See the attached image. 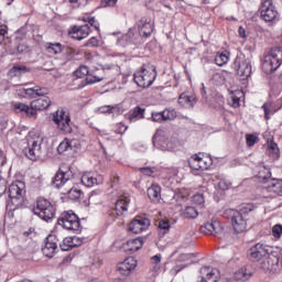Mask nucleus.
I'll list each match as a JSON object with an SVG mask.
<instances>
[{
    "label": "nucleus",
    "mask_w": 282,
    "mask_h": 282,
    "mask_svg": "<svg viewBox=\"0 0 282 282\" xmlns=\"http://www.w3.org/2000/svg\"><path fill=\"white\" fill-rule=\"evenodd\" d=\"M230 53L228 51H225L223 53H217L215 57V63L218 65V67H224L226 63L229 61Z\"/></svg>",
    "instance_id": "f704fd0d"
},
{
    "label": "nucleus",
    "mask_w": 282,
    "mask_h": 282,
    "mask_svg": "<svg viewBox=\"0 0 282 282\" xmlns=\"http://www.w3.org/2000/svg\"><path fill=\"white\" fill-rule=\"evenodd\" d=\"M152 120H153V122H159V123L164 122L163 111L152 112Z\"/></svg>",
    "instance_id": "864d4df0"
},
{
    "label": "nucleus",
    "mask_w": 282,
    "mask_h": 282,
    "mask_svg": "<svg viewBox=\"0 0 282 282\" xmlns=\"http://www.w3.org/2000/svg\"><path fill=\"white\" fill-rule=\"evenodd\" d=\"M219 188H221L223 191H228V188H230V186H232V184L230 182H226V181H220L218 183Z\"/></svg>",
    "instance_id": "338daca9"
},
{
    "label": "nucleus",
    "mask_w": 282,
    "mask_h": 282,
    "mask_svg": "<svg viewBox=\"0 0 282 282\" xmlns=\"http://www.w3.org/2000/svg\"><path fill=\"white\" fill-rule=\"evenodd\" d=\"M193 257H195L193 253H183L180 256V261H189L188 263L193 262Z\"/></svg>",
    "instance_id": "680f3d73"
},
{
    "label": "nucleus",
    "mask_w": 282,
    "mask_h": 282,
    "mask_svg": "<svg viewBox=\"0 0 282 282\" xmlns=\"http://www.w3.org/2000/svg\"><path fill=\"white\" fill-rule=\"evenodd\" d=\"M140 172L148 177H151L153 175V170L151 167H141Z\"/></svg>",
    "instance_id": "774afa93"
},
{
    "label": "nucleus",
    "mask_w": 282,
    "mask_h": 282,
    "mask_svg": "<svg viewBox=\"0 0 282 282\" xmlns=\"http://www.w3.org/2000/svg\"><path fill=\"white\" fill-rule=\"evenodd\" d=\"M268 153H269V155L279 158V153H280L279 144H276V142H274V141L269 142Z\"/></svg>",
    "instance_id": "c03bdc74"
},
{
    "label": "nucleus",
    "mask_w": 282,
    "mask_h": 282,
    "mask_svg": "<svg viewBox=\"0 0 282 282\" xmlns=\"http://www.w3.org/2000/svg\"><path fill=\"white\" fill-rule=\"evenodd\" d=\"M137 28L139 30L140 36L149 39L153 34V23H151V18L143 17L137 22Z\"/></svg>",
    "instance_id": "6ab92c4d"
},
{
    "label": "nucleus",
    "mask_w": 282,
    "mask_h": 282,
    "mask_svg": "<svg viewBox=\"0 0 282 282\" xmlns=\"http://www.w3.org/2000/svg\"><path fill=\"white\" fill-rule=\"evenodd\" d=\"M13 111L15 113H23L24 116H28L29 118H34L32 104H30V106H28L23 102H15V104H13Z\"/></svg>",
    "instance_id": "bb28decb"
},
{
    "label": "nucleus",
    "mask_w": 282,
    "mask_h": 282,
    "mask_svg": "<svg viewBox=\"0 0 282 282\" xmlns=\"http://www.w3.org/2000/svg\"><path fill=\"white\" fill-rule=\"evenodd\" d=\"M260 17L267 23L276 21V17H279V11H276V8L272 3V0H262L260 6Z\"/></svg>",
    "instance_id": "f8f14e48"
},
{
    "label": "nucleus",
    "mask_w": 282,
    "mask_h": 282,
    "mask_svg": "<svg viewBox=\"0 0 282 282\" xmlns=\"http://www.w3.org/2000/svg\"><path fill=\"white\" fill-rule=\"evenodd\" d=\"M177 118V111L173 108L163 110V120L166 122L167 120H175Z\"/></svg>",
    "instance_id": "79ce46f5"
},
{
    "label": "nucleus",
    "mask_w": 282,
    "mask_h": 282,
    "mask_svg": "<svg viewBox=\"0 0 282 282\" xmlns=\"http://www.w3.org/2000/svg\"><path fill=\"white\" fill-rule=\"evenodd\" d=\"M87 47H98V39L97 37H90L88 42L86 43Z\"/></svg>",
    "instance_id": "69168bd1"
},
{
    "label": "nucleus",
    "mask_w": 282,
    "mask_h": 282,
    "mask_svg": "<svg viewBox=\"0 0 282 282\" xmlns=\"http://www.w3.org/2000/svg\"><path fill=\"white\" fill-rule=\"evenodd\" d=\"M151 263L154 265V270H160V263H162V256L156 254L151 258Z\"/></svg>",
    "instance_id": "603ef678"
},
{
    "label": "nucleus",
    "mask_w": 282,
    "mask_h": 282,
    "mask_svg": "<svg viewBox=\"0 0 282 282\" xmlns=\"http://www.w3.org/2000/svg\"><path fill=\"white\" fill-rule=\"evenodd\" d=\"M241 213H243V215H248V213H252V210H254V205L253 204H245L241 207Z\"/></svg>",
    "instance_id": "13d9d810"
},
{
    "label": "nucleus",
    "mask_w": 282,
    "mask_h": 282,
    "mask_svg": "<svg viewBox=\"0 0 282 282\" xmlns=\"http://www.w3.org/2000/svg\"><path fill=\"white\" fill-rule=\"evenodd\" d=\"M52 105L50 97H41L31 101V109H33V116H36V111H43Z\"/></svg>",
    "instance_id": "b1692460"
},
{
    "label": "nucleus",
    "mask_w": 282,
    "mask_h": 282,
    "mask_svg": "<svg viewBox=\"0 0 282 282\" xmlns=\"http://www.w3.org/2000/svg\"><path fill=\"white\" fill-rule=\"evenodd\" d=\"M282 63V47L275 46L272 47L267 55H264L262 62V70L264 74H272V72H276L279 67H281Z\"/></svg>",
    "instance_id": "20e7f679"
},
{
    "label": "nucleus",
    "mask_w": 282,
    "mask_h": 282,
    "mask_svg": "<svg viewBox=\"0 0 282 282\" xmlns=\"http://www.w3.org/2000/svg\"><path fill=\"white\" fill-rule=\"evenodd\" d=\"M6 34H8V25L0 26V43H3L6 40Z\"/></svg>",
    "instance_id": "e2e57ef3"
},
{
    "label": "nucleus",
    "mask_w": 282,
    "mask_h": 282,
    "mask_svg": "<svg viewBox=\"0 0 282 282\" xmlns=\"http://www.w3.org/2000/svg\"><path fill=\"white\" fill-rule=\"evenodd\" d=\"M33 213L43 221H52L56 217V206L45 198H39Z\"/></svg>",
    "instance_id": "39448f33"
},
{
    "label": "nucleus",
    "mask_w": 282,
    "mask_h": 282,
    "mask_svg": "<svg viewBox=\"0 0 282 282\" xmlns=\"http://www.w3.org/2000/svg\"><path fill=\"white\" fill-rule=\"evenodd\" d=\"M200 282H217L219 281V270L210 268V267H203L200 269Z\"/></svg>",
    "instance_id": "412c9836"
},
{
    "label": "nucleus",
    "mask_w": 282,
    "mask_h": 282,
    "mask_svg": "<svg viewBox=\"0 0 282 282\" xmlns=\"http://www.w3.org/2000/svg\"><path fill=\"white\" fill-rule=\"evenodd\" d=\"M226 219H231V226L236 232H246L248 223L243 218V214L237 209H226L224 212Z\"/></svg>",
    "instance_id": "1a4fd4ad"
},
{
    "label": "nucleus",
    "mask_w": 282,
    "mask_h": 282,
    "mask_svg": "<svg viewBox=\"0 0 282 282\" xmlns=\"http://www.w3.org/2000/svg\"><path fill=\"white\" fill-rule=\"evenodd\" d=\"M199 230L203 235H214L215 237L224 232V226H221L219 220L213 219L210 223H206L205 225L200 226Z\"/></svg>",
    "instance_id": "dca6fc26"
},
{
    "label": "nucleus",
    "mask_w": 282,
    "mask_h": 282,
    "mask_svg": "<svg viewBox=\"0 0 282 282\" xmlns=\"http://www.w3.org/2000/svg\"><path fill=\"white\" fill-rule=\"evenodd\" d=\"M192 202L194 204H197V206H202L204 204V195L202 194H195L193 197H192Z\"/></svg>",
    "instance_id": "6e6d98bb"
},
{
    "label": "nucleus",
    "mask_w": 282,
    "mask_h": 282,
    "mask_svg": "<svg viewBox=\"0 0 282 282\" xmlns=\"http://www.w3.org/2000/svg\"><path fill=\"white\" fill-rule=\"evenodd\" d=\"M53 122L56 124V128L62 133H72L74 129L72 128V118L69 117V111L64 108H58L53 115Z\"/></svg>",
    "instance_id": "0eeeda50"
},
{
    "label": "nucleus",
    "mask_w": 282,
    "mask_h": 282,
    "mask_svg": "<svg viewBox=\"0 0 282 282\" xmlns=\"http://www.w3.org/2000/svg\"><path fill=\"white\" fill-rule=\"evenodd\" d=\"M46 50L50 54H61V52H64L65 46L63 44L56 42V43H46Z\"/></svg>",
    "instance_id": "e433bc0d"
},
{
    "label": "nucleus",
    "mask_w": 282,
    "mask_h": 282,
    "mask_svg": "<svg viewBox=\"0 0 282 282\" xmlns=\"http://www.w3.org/2000/svg\"><path fill=\"white\" fill-rule=\"evenodd\" d=\"M80 181L84 186L91 188V186H96V184H102V176L96 178L94 174L87 172L82 176Z\"/></svg>",
    "instance_id": "a878e982"
},
{
    "label": "nucleus",
    "mask_w": 282,
    "mask_h": 282,
    "mask_svg": "<svg viewBox=\"0 0 282 282\" xmlns=\"http://www.w3.org/2000/svg\"><path fill=\"white\" fill-rule=\"evenodd\" d=\"M89 32H91L89 24H84L80 26H74L69 32L72 39L76 41H83V39H87L89 36Z\"/></svg>",
    "instance_id": "4be33fe9"
},
{
    "label": "nucleus",
    "mask_w": 282,
    "mask_h": 282,
    "mask_svg": "<svg viewBox=\"0 0 282 282\" xmlns=\"http://www.w3.org/2000/svg\"><path fill=\"white\" fill-rule=\"evenodd\" d=\"M28 72H30V68H28L25 65H14L8 74L11 78H14L17 76H21L22 74H28Z\"/></svg>",
    "instance_id": "2f4dec72"
},
{
    "label": "nucleus",
    "mask_w": 282,
    "mask_h": 282,
    "mask_svg": "<svg viewBox=\"0 0 282 282\" xmlns=\"http://www.w3.org/2000/svg\"><path fill=\"white\" fill-rule=\"evenodd\" d=\"M252 276V271L248 267H242L235 273V279L237 281H248Z\"/></svg>",
    "instance_id": "7c9ffc66"
},
{
    "label": "nucleus",
    "mask_w": 282,
    "mask_h": 282,
    "mask_svg": "<svg viewBox=\"0 0 282 282\" xmlns=\"http://www.w3.org/2000/svg\"><path fill=\"white\" fill-rule=\"evenodd\" d=\"M282 107V102L281 101H267L262 105L261 109H263L264 111V119L265 120H270V118H272V116H274V113H276V111H279Z\"/></svg>",
    "instance_id": "5701e85b"
},
{
    "label": "nucleus",
    "mask_w": 282,
    "mask_h": 282,
    "mask_svg": "<svg viewBox=\"0 0 282 282\" xmlns=\"http://www.w3.org/2000/svg\"><path fill=\"white\" fill-rule=\"evenodd\" d=\"M131 36H133V30L130 29L126 35H122L121 39L117 40V45H124V41H127V39L133 43V39H131Z\"/></svg>",
    "instance_id": "de8ad7c7"
},
{
    "label": "nucleus",
    "mask_w": 282,
    "mask_h": 282,
    "mask_svg": "<svg viewBox=\"0 0 282 282\" xmlns=\"http://www.w3.org/2000/svg\"><path fill=\"white\" fill-rule=\"evenodd\" d=\"M129 202L130 199L128 197L119 198L116 202L115 209L117 215H123L127 213V210H129Z\"/></svg>",
    "instance_id": "c756f323"
},
{
    "label": "nucleus",
    "mask_w": 282,
    "mask_h": 282,
    "mask_svg": "<svg viewBox=\"0 0 282 282\" xmlns=\"http://www.w3.org/2000/svg\"><path fill=\"white\" fill-rule=\"evenodd\" d=\"M67 195L69 199H80V197H83V191H80L78 187H72L67 192Z\"/></svg>",
    "instance_id": "37998d69"
},
{
    "label": "nucleus",
    "mask_w": 282,
    "mask_h": 282,
    "mask_svg": "<svg viewBox=\"0 0 282 282\" xmlns=\"http://www.w3.org/2000/svg\"><path fill=\"white\" fill-rule=\"evenodd\" d=\"M9 200L7 206L10 210L21 208L25 202V183L17 181L9 186L8 189Z\"/></svg>",
    "instance_id": "f03ea898"
},
{
    "label": "nucleus",
    "mask_w": 282,
    "mask_h": 282,
    "mask_svg": "<svg viewBox=\"0 0 282 282\" xmlns=\"http://www.w3.org/2000/svg\"><path fill=\"white\" fill-rule=\"evenodd\" d=\"M281 91H282V84H275L271 88V94L273 96H279L281 94Z\"/></svg>",
    "instance_id": "052dcab7"
},
{
    "label": "nucleus",
    "mask_w": 282,
    "mask_h": 282,
    "mask_svg": "<svg viewBox=\"0 0 282 282\" xmlns=\"http://www.w3.org/2000/svg\"><path fill=\"white\" fill-rule=\"evenodd\" d=\"M231 67L237 72L241 78H248L252 74V65L250 62L241 56H237Z\"/></svg>",
    "instance_id": "ddd939ff"
},
{
    "label": "nucleus",
    "mask_w": 282,
    "mask_h": 282,
    "mask_svg": "<svg viewBox=\"0 0 282 282\" xmlns=\"http://www.w3.org/2000/svg\"><path fill=\"white\" fill-rule=\"evenodd\" d=\"M144 118V109L141 107L133 108L132 112L129 116L130 122H138V120H142Z\"/></svg>",
    "instance_id": "72a5a7b5"
},
{
    "label": "nucleus",
    "mask_w": 282,
    "mask_h": 282,
    "mask_svg": "<svg viewBox=\"0 0 282 282\" xmlns=\"http://www.w3.org/2000/svg\"><path fill=\"white\" fill-rule=\"evenodd\" d=\"M138 268V260L133 257H128L126 258L122 262H120L117 267L118 272L120 274H123V276H129L133 270Z\"/></svg>",
    "instance_id": "a211bd4d"
},
{
    "label": "nucleus",
    "mask_w": 282,
    "mask_h": 282,
    "mask_svg": "<svg viewBox=\"0 0 282 282\" xmlns=\"http://www.w3.org/2000/svg\"><path fill=\"white\" fill-rule=\"evenodd\" d=\"M148 197L152 202H159L160 199H162V187H160V185L158 184H152L148 188Z\"/></svg>",
    "instance_id": "c85d7f7f"
},
{
    "label": "nucleus",
    "mask_w": 282,
    "mask_h": 282,
    "mask_svg": "<svg viewBox=\"0 0 282 282\" xmlns=\"http://www.w3.org/2000/svg\"><path fill=\"white\" fill-rule=\"evenodd\" d=\"M101 80H105V77L98 75H88L86 77V82L88 85H94L95 83H100Z\"/></svg>",
    "instance_id": "09e8293b"
},
{
    "label": "nucleus",
    "mask_w": 282,
    "mask_h": 282,
    "mask_svg": "<svg viewBox=\"0 0 282 282\" xmlns=\"http://www.w3.org/2000/svg\"><path fill=\"white\" fill-rule=\"evenodd\" d=\"M74 241H76V239H74V237L64 238L63 242L59 243L61 250H63L64 252L72 250V248H74Z\"/></svg>",
    "instance_id": "ea45409f"
},
{
    "label": "nucleus",
    "mask_w": 282,
    "mask_h": 282,
    "mask_svg": "<svg viewBox=\"0 0 282 282\" xmlns=\"http://www.w3.org/2000/svg\"><path fill=\"white\" fill-rule=\"evenodd\" d=\"M127 129H129V127L124 126L122 122H119L113 127L115 133L119 135H124V133H127Z\"/></svg>",
    "instance_id": "a18cd8bd"
},
{
    "label": "nucleus",
    "mask_w": 282,
    "mask_h": 282,
    "mask_svg": "<svg viewBox=\"0 0 282 282\" xmlns=\"http://www.w3.org/2000/svg\"><path fill=\"white\" fill-rule=\"evenodd\" d=\"M50 94V89L47 87L34 86L33 88H23L22 96L24 98H36L39 96L46 97Z\"/></svg>",
    "instance_id": "aec40b11"
},
{
    "label": "nucleus",
    "mask_w": 282,
    "mask_h": 282,
    "mask_svg": "<svg viewBox=\"0 0 282 282\" xmlns=\"http://www.w3.org/2000/svg\"><path fill=\"white\" fill-rule=\"evenodd\" d=\"M43 137L31 138L28 140V147L23 149L25 158L36 162L43 155Z\"/></svg>",
    "instance_id": "6e6552de"
},
{
    "label": "nucleus",
    "mask_w": 282,
    "mask_h": 282,
    "mask_svg": "<svg viewBox=\"0 0 282 282\" xmlns=\"http://www.w3.org/2000/svg\"><path fill=\"white\" fill-rule=\"evenodd\" d=\"M75 144H76L75 140L69 141L68 139H65L57 147V153L63 154L65 153V151H72Z\"/></svg>",
    "instance_id": "473e14b6"
},
{
    "label": "nucleus",
    "mask_w": 282,
    "mask_h": 282,
    "mask_svg": "<svg viewBox=\"0 0 282 282\" xmlns=\"http://www.w3.org/2000/svg\"><path fill=\"white\" fill-rule=\"evenodd\" d=\"M64 62L68 63V61H74L76 56H78V50L74 47H65L64 46Z\"/></svg>",
    "instance_id": "4c0bfd02"
},
{
    "label": "nucleus",
    "mask_w": 282,
    "mask_h": 282,
    "mask_svg": "<svg viewBox=\"0 0 282 282\" xmlns=\"http://www.w3.org/2000/svg\"><path fill=\"white\" fill-rule=\"evenodd\" d=\"M75 76L77 78H83L84 76H89V67L87 66H80L77 70H75Z\"/></svg>",
    "instance_id": "49530a36"
},
{
    "label": "nucleus",
    "mask_w": 282,
    "mask_h": 282,
    "mask_svg": "<svg viewBox=\"0 0 282 282\" xmlns=\"http://www.w3.org/2000/svg\"><path fill=\"white\" fill-rule=\"evenodd\" d=\"M247 147H254L259 142V137L254 134H246Z\"/></svg>",
    "instance_id": "8fccbe9b"
},
{
    "label": "nucleus",
    "mask_w": 282,
    "mask_h": 282,
    "mask_svg": "<svg viewBox=\"0 0 282 282\" xmlns=\"http://www.w3.org/2000/svg\"><path fill=\"white\" fill-rule=\"evenodd\" d=\"M193 160L197 161L199 165L198 169H200V171H208V169L210 167V164H213L210 160L208 162L204 158L199 156V154H194Z\"/></svg>",
    "instance_id": "58836bf2"
},
{
    "label": "nucleus",
    "mask_w": 282,
    "mask_h": 282,
    "mask_svg": "<svg viewBox=\"0 0 282 282\" xmlns=\"http://www.w3.org/2000/svg\"><path fill=\"white\" fill-rule=\"evenodd\" d=\"M155 78H158V73L155 72V67L151 65H143L133 74L134 83L138 85V87H142L143 89L151 87V85L155 83Z\"/></svg>",
    "instance_id": "7ed1b4c3"
},
{
    "label": "nucleus",
    "mask_w": 282,
    "mask_h": 282,
    "mask_svg": "<svg viewBox=\"0 0 282 282\" xmlns=\"http://www.w3.org/2000/svg\"><path fill=\"white\" fill-rule=\"evenodd\" d=\"M189 166L191 169H193L194 171H202V167H198L199 166V163L197 162V160L192 159L189 160Z\"/></svg>",
    "instance_id": "0e129e2a"
},
{
    "label": "nucleus",
    "mask_w": 282,
    "mask_h": 282,
    "mask_svg": "<svg viewBox=\"0 0 282 282\" xmlns=\"http://www.w3.org/2000/svg\"><path fill=\"white\" fill-rule=\"evenodd\" d=\"M276 195L279 197L282 195V180L273 178L267 186L261 188L262 202H268V199H272V197H276Z\"/></svg>",
    "instance_id": "9d476101"
},
{
    "label": "nucleus",
    "mask_w": 282,
    "mask_h": 282,
    "mask_svg": "<svg viewBox=\"0 0 282 282\" xmlns=\"http://www.w3.org/2000/svg\"><path fill=\"white\" fill-rule=\"evenodd\" d=\"M56 250H58V238L54 235H50L45 239L44 247L42 248V252L45 257L52 259L54 254H56Z\"/></svg>",
    "instance_id": "f3484780"
},
{
    "label": "nucleus",
    "mask_w": 282,
    "mask_h": 282,
    "mask_svg": "<svg viewBox=\"0 0 282 282\" xmlns=\"http://www.w3.org/2000/svg\"><path fill=\"white\" fill-rule=\"evenodd\" d=\"M150 226H151V220L149 218L137 216L130 221L128 226V230L133 235H140L141 232L149 230Z\"/></svg>",
    "instance_id": "4468645a"
},
{
    "label": "nucleus",
    "mask_w": 282,
    "mask_h": 282,
    "mask_svg": "<svg viewBox=\"0 0 282 282\" xmlns=\"http://www.w3.org/2000/svg\"><path fill=\"white\" fill-rule=\"evenodd\" d=\"M272 234H273V237L279 239L282 235V225H274L272 228Z\"/></svg>",
    "instance_id": "4d7b16f0"
},
{
    "label": "nucleus",
    "mask_w": 282,
    "mask_h": 282,
    "mask_svg": "<svg viewBox=\"0 0 282 282\" xmlns=\"http://www.w3.org/2000/svg\"><path fill=\"white\" fill-rule=\"evenodd\" d=\"M153 147L159 151H175V143H173L164 131L158 130L152 138Z\"/></svg>",
    "instance_id": "9b49d317"
},
{
    "label": "nucleus",
    "mask_w": 282,
    "mask_h": 282,
    "mask_svg": "<svg viewBox=\"0 0 282 282\" xmlns=\"http://www.w3.org/2000/svg\"><path fill=\"white\" fill-rule=\"evenodd\" d=\"M65 3H68L70 8L74 10H78V8H85L87 6V0H64Z\"/></svg>",
    "instance_id": "a19ab883"
},
{
    "label": "nucleus",
    "mask_w": 282,
    "mask_h": 282,
    "mask_svg": "<svg viewBox=\"0 0 282 282\" xmlns=\"http://www.w3.org/2000/svg\"><path fill=\"white\" fill-rule=\"evenodd\" d=\"M142 246H144V241L142 240V238H134V239H130L126 242V245L123 246L126 252H138V250H140L142 248Z\"/></svg>",
    "instance_id": "393cba45"
},
{
    "label": "nucleus",
    "mask_w": 282,
    "mask_h": 282,
    "mask_svg": "<svg viewBox=\"0 0 282 282\" xmlns=\"http://www.w3.org/2000/svg\"><path fill=\"white\" fill-rule=\"evenodd\" d=\"M57 225L72 232H78L83 228L80 226V218H78V215L74 210L63 212L57 219Z\"/></svg>",
    "instance_id": "423d86ee"
},
{
    "label": "nucleus",
    "mask_w": 282,
    "mask_h": 282,
    "mask_svg": "<svg viewBox=\"0 0 282 282\" xmlns=\"http://www.w3.org/2000/svg\"><path fill=\"white\" fill-rule=\"evenodd\" d=\"M182 215L184 219H197V217H199V212L193 206H187Z\"/></svg>",
    "instance_id": "c9c22d12"
},
{
    "label": "nucleus",
    "mask_w": 282,
    "mask_h": 282,
    "mask_svg": "<svg viewBox=\"0 0 282 282\" xmlns=\"http://www.w3.org/2000/svg\"><path fill=\"white\" fill-rule=\"evenodd\" d=\"M178 105L187 109L195 107V96H191L186 93H182L178 97Z\"/></svg>",
    "instance_id": "cd10ccee"
},
{
    "label": "nucleus",
    "mask_w": 282,
    "mask_h": 282,
    "mask_svg": "<svg viewBox=\"0 0 282 282\" xmlns=\"http://www.w3.org/2000/svg\"><path fill=\"white\" fill-rule=\"evenodd\" d=\"M270 170L268 169H263V171L259 172L258 177L259 180H261L262 182H265L267 180H270Z\"/></svg>",
    "instance_id": "5fc2aeb1"
},
{
    "label": "nucleus",
    "mask_w": 282,
    "mask_h": 282,
    "mask_svg": "<svg viewBox=\"0 0 282 282\" xmlns=\"http://www.w3.org/2000/svg\"><path fill=\"white\" fill-rule=\"evenodd\" d=\"M249 257L252 261H261L264 258L262 268L264 270H271L273 272H278L281 270V265L279 264V258L268 256V249L262 243H257L256 246L251 247L249 250Z\"/></svg>",
    "instance_id": "f257e3e1"
},
{
    "label": "nucleus",
    "mask_w": 282,
    "mask_h": 282,
    "mask_svg": "<svg viewBox=\"0 0 282 282\" xmlns=\"http://www.w3.org/2000/svg\"><path fill=\"white\" fill-rule=\"evenodd\" d=\"M118 3V0H101V6L104 8H113Z\"/></svg>",
    "instance_id": "bf43d9fd"
},
{
    "label": "nucleus",
    "mask_w": 282,
    "mask_h": 282,
    "mask_svg": "<svg viewBox=\"0 0 282 282\" xmlns=\"http://www.w3.org/2000/svg\"><path fill=\"white\" fill-rule=\"evenodd\" d=\"M74 181V170L72 166H68L67 170L62 167L53 177L52 184L55 185V188H61V186H65L67 182Z\"/></svg>",
    "instance_id": "2eb2a0df"
},
{
    "label": "nucleus",
    "mask_w": 282,
    "mask_h": 282,
    "mask_svg": "<svg viewBox=\"0 0 282 282\" xmlns=\"http://www.w3.org/2000/svg\"><path fill=\"white\" fill-rule=\"evenodd\" d=\"M159 228L160 230H163V235H166V232L171 230V223L167 220H160Z\"/></svg>",
    "instance_id": "3c124183"
}]
</instances>
